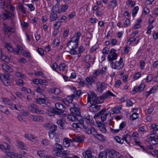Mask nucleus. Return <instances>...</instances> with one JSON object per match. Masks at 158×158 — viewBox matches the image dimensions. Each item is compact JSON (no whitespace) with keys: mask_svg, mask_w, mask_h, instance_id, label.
<instances>
[{"mask_svg":"<svg viewBox=\"0 0 158 158\" xmlns=\"http://www.w3.org/2000/svg\"><path fill=\"white\" fill-rule=\"evenodd\" d=\"M11 75L8 73L2 74L0 75V78L2 82L6 85L7 86L10 84L11 81L14 80V78L10 77Z\"/></svg>","mask_w":158,"mask_h":158,"instance_id":"nucleus-1","label":"nucleus"},{"mask_svg":"<svg viewBox=\"0 0 158 158\" xmlns=\"http://www.w3.org/2000/svg\"><path fill=\"white\" fill-rule=\"evenodd\" d=\"M1 17L4 20H10L12 23H14L13 19L14 18L15 15L14 13H11L7 10H5V13H2V15H1Z\"/></svg>","mask_w":158,"mask_h":158,"instance_id":"nucleus-2","label":"nucleus"},{"mask_svg":"<svg viewBox=\"0 0 158 158\" xmlns=\"http://www.w3.org/2000/svg\"><path fill=\"white\" fill-rule=\"evenodd\" d=\"M97 95L95 93H93L89 95L88 94V102H90L91 104L95 103L99 104V100H98Z\"/></svg>","mask_w":158,"mask_h":158,"instance_id":"nucleus-3","label":"nucleus"},{"mask_svg":"<svg viewBox=\"0 0 158 158\" xmlns=\"http://www.w3.org/2000/svg\"><path fill=\"white\" fill-rule=\"evenodd\" d=\"M116 50L114 49H111L108 55V59L110 62H111L114 60L117 59L118 55L116 52Z\"/></svg>","mask_w":158,"mask_h":158,"instance_id":"nucleus-4","label":"nucleus"},{"mask_svg":"<svg viewBox=\"0 0 158 158\" xmlns=\"http://www.w3.org/2000/svg\"><path fill=\"white\" fill-rule=\"evenodd\" d=\"M3 31L5 33L9 36L11 33H13L15 32V30L14 28L10 27L4 23L3 24Z\"/></svg>","mask_w":158,"mask_h":158,"instance_id":"nucleus-5","label":"nucleus"},{"mask_svg":"<svg viewBox=\"0 0 158 158\" xmlns=\"http://www.w3.org/2000/svg\"><path fill=\"white\" fill-rule=\"evenodd\" d=\"M36 105L32 103L30 104V109L31 110V111L33 113H36L37 114H40V113H43V111L38 109L36 108Z\"/></svg>","mask_w":158,"mask_h":158,"instance_id":"nucleus-6","label":"nucleus"},{"mask_svg":"<svg viewBox=\"0 0 158 158\" xmlns=\"http://www.w3.org/2000/svg\"><path fill=\"white\" fill-rule=\"evenodd\" d=\"M81 35V33L79 32H78L72 38L71 40L69 41V43H70L71 42H73L75 43H78L80 36Z\"/></svg>","mask_w":158,"mask_h":158,"instance_id":"nucleus-7","label":"nucleus"},{"mask_svg":"<svg viewBox=\"0 0 158 158\" xmlns=\"http://www.w3.org/2000/svg\"><path fill=\"white\" fill-rule=\"evenodd\" d=\"M70 111V114L75 115V116L80 115V109L78 108L71 107L69 109Z\"/></svg>","mask_w":158,"mask_h":158,"instance_id":"nucleus-8","label":"nucleus"},{"mask_svg":"<svg viewBox=\"0 0 158 158\" xmlns=\"http://www.w3.org/2000/svg\"><path fill=\"white\" fill-rule=\"evenodd\" d=\"M36 102L37 103L39 104H45L47 106H49L50 103L46 100L45 98H39L36 99Z\"/></svg>","mask_w":158,"mask_h":158,"instance_id":"nucleus-9","label":"nucleus"},{"mask_svg":"<svg viewBox=\"0 0 158 158\" xmlns=\"http://www.w3.org/2000/svg\"><path fill=\"white\" fill-rule=\"evenodd\" d=\"M55 106L56 109L58 110V111H59L60 114L63 113L65 110V107L62 104L56 103L55 104Z\"/></svg>","mask_w":158,"mask_h":158,"instance_id":"nucleus-10","label":"nucleus"},{"mask_svg":"<svg viewBox=\"0 0 158 158\" xmlns=\"http://www.w3.org/2000/svg\"><path fill=\"white\" fill-rule=\"evenodd\" d=\"M57 126L55 125H52L50 128V130L48 132L49 136L51 138V135L52 134L53 136H54L56 131L57 129Z\"/></svg>","mask_w":158,"mask_h":158,"instance_id":"nucleus-11","label":"nucleus"},{"mask_svg":"<svg viewBox=\"0 0 158 158\" xmlns=\"http://www.w3.org/2000/svg\"><path fill=\"white\" fill-rule=\"evenodd\" d=\"M83 155L85 158H97L96 156L91 155L90 151H86L83 153Z\"/></svg>","mask_w":158,"mask_h":158,"instance_id":"nucleus-12","label":"nucleus"},{"mask_svg":"<svg viewBox=\"0 0 158 158\" xmlns=\"http://www.w3.org/2000/svg\"><path fill=\"white\" fill-rule=\"evenodd\" d=\"M128 131H126L124 133L123 136L124 140L127 143H129L131 139V137L130 135H128Z\"/></svg>","mask_w":158,"mask_h":158,"instance_id":"nucleus-13","label":"nucleus"},{"mask_svg":"<svg viewBox=\"0 0 158 158\" xmlns=\"http://www.w3.org/2000/svg\"><path fill=\"white\" fill-rule=\"evenodd\" d=\"M48 111L49 112L48 113V114L50 116L54 115L55 114L58 115L60 114L59 111L56 110L54 108H50L48 110Z\"/></svg>","mask_w":158,"mask_h":158,"instance_id":"nucleus-14","label":"nucleus"},{"mask_svg":"<svg viewBox=\"0 0 158 158\" xmlns=\"http://www.w3.org/2000/svg\"><path fill=\"white\" fill-rule=\"evenodd\" d=\"M57 18V15L56 12L51 11L50 17V20L51 22L55 20Z\"/></svg>","mask_w":158,"mask_h":158,"instance_id":"nucleus-15","label":"nucleus"},{"mask_svg":"<svg viewBox=\"0 0 158 158\" xmlns=\"http://www.w3.org/2000/svg\"><path fill=\"white\" fill-rule=\"evenodd\" d=\"M5 47L8 51L10 52H15V49H14L12 47L11 44L7 43L5 44Z\"/></svg>","mask_w":158,"mask_h":158,"instance_id":"nucleus-16","label":"nucleus"},{"mask_svg":"<svg viewBox=\"0 0 158 158\" xmlns=\"http://www.w3.org/2000/svg\"><path fill=\"white\" fill-rule=\"evenodd\" d=\"M103 95L105 99L108 98L111 96L114 97L116 96L115 95L111 93L110 90H108L106 93L103 94Z\"/></svg>","mask_w":158,"mask_h":158,"instance_id":"nucleus-17","label":"nucleus"},{"mask_svg":"<svg viewBox=\"0 0 158 158\" xmlns=\"http://www.w3.org/2000/svg\"><path fill=\"white\" fill-rule=\"evenodd\" d=\"M97 89L99 92H101L105 89V87L104 85L100 82L97 83Z\"/></svg>","mask_w":158,"mask_h":158,"instance_id":"nucleus-18","label":"nucleus"},{"mask_svg":"<svg viewBox=\"0 0 158 158\" xmlns=\"http://www.w3.org/2000/svg\"><path fill=\"white\" fill-rule=\"evenodd\" d=\"M78 43H75L73 42H71L69 43V41L67 43L66 46L67 47H68L69 46V45H71V48H72V49H76L78 48Z\"/></svg>","mask_w":158,"mask_h":158,"instance_id":"nucleus-19","label":"nucleus"},{"mask_svg":"<svg viewBox=\"0 0 158 158\" xmlns=\"http://www.w3.org/2000/svg\"><path fill=\"white\" fill-rule=\"evenodd\" d=\"M2 68L5 71L8 73L11 72L12 71L11 67L6 64L2 65Z\"/></svg>","mask_w":158,"mask_h":158,"instance_id":"nucleus-20","label":"nucleus"},{"mask_svg":"<svg viewBox=\"0 0 158 158\" xmlns=\"http://www.w3.org/2000/svg\"><path fill=\"white\" fill-rule=\"evenodd\" d=\"M117 3L116 0H113L111 1L108 3V6L110 8H114L117 6Z\"/></svg>","mask_w":158,"mask_h":158,"instance_id":"nucleus-21","label":"nucleus"},{"mask_svg":"<svg viewBox=\"0 0 158 158\" xmlns=\"http://www.w3.org/2000/svg\"><path fill=\"white\" fill-rule=\"evenodd\" d=\"M62 150L63 149H59L57 150H53L52 151V153L56 156L61 157Z\"/></svg>","mask_w":158,"mask_h":158,"instance_id":"nucleus-22","label":"nucleus"},{"mask_svg":"<svg viewBox=\"0 0 158 158\" xmlns=\"http://www.w3.org/2000/svg\"><path fill=\"white\" fill-rule=\"evenodd\" d=\"M73 141L81 143L83 141L82 137L79 136H77L73 138Z\"/></svg>","mask_w":158,"mask_h":158,"instance_id":"nucleus-23","label":"nucleus"},{"mask_svg":"<svg viewBox=\"0 0 158 158\" xmlns=\"http://www.w3.org/2000/svg\"><path fill=\"white\" fill-rule=\"evenodd\" d=\"M107 152L106 151L100 152L98 155L99 158H107Z\"/></svg>","mask_w":158,"mask_h":158,"instance_id":"nucleus-24","label":"nucleus"},{"mask_svg":"<svg viewBox=\"0 0 158 158\" xmlns=\"http://www.w3.org/2000/svg\"><path fill=\"white\" fill-rule=\"evenodd\" d=\"M123 62V58L122 57H121L117 63L118 65V67H117V69H120L123 67L124 65V64Z\"/></svg>","mask_w":158,"mask_h":158,"instance_id":"nucleus-25","label":"nucleus"},{"mask_svg":"<svg viewBox=\"0 0 158 158\" xmlns=\"http://www.w3.org/2000/svg\"><path fill=\"white\" fill-rule=\"evenodd\" d=\"M122 109L121 107L117 106L116 107L113 108L112 109L111 111L114 113H118L120 112V110Z\"/></svg>","mask_w":158,"mask_h":158,"instance_id":"nucleus-26","label":"nucleus"},{"mask_svg":"<svg viewBox=\"0 0 158 158\" xmlns=\"http://www.w3.org/2000/svg\"><path fill=\"white\" fill-rule=\"evenodd\" d=\"M1 56L0 59L2 61H3L5 62H8L9 61V59L8 57L4 54H1Z\"/></svg>","mask_w":158,"mask_h":158,"instance_id":"nucleus-27","label":"nucleus"},{"mask_svg":"<svg viewBox=\"0 0 158 158\" xmlns=\"http://www.w3.org/2000/svg\"><path fill=\"white\" fill-rule=\"evenodd\" d=\"M156 88H154V87H153L149 91L145 92L146 94V96L147 98L148 97L150 94L154 93L156 91Z\"/></svg>","mask_w":158,"mask_h":158,"instance_id":"nucleus-28","label":"nucleus"},{"mask_svg":"<svg viewBox=\"0 0 158 158\" xmlns=\"http://www.w3.org/2000/svg\"><path fill=\"white\" fill-rule=\"evenodd\" d=\"M23 50V48L20 46L17 45L16 48L15 49L14 53L16 54H19V51Z\"/></svg>","mask_w":158,"mask_h":158,"instance_id":"nucleus-29","label":"nucleus"},{"mask_svg":"<svg viewBox=\"0 0 158 158\" xmlns=\"http://www.w3.org/2000/svg\"><path fill=\"white\" fill-rule=\"evenodd\" d=\"M57 123L58 125V127L60 129H64V123L61 120H58L57 122Z\"/></svg>","mask_w":158,"mask_h":158,"instance_id":"nucleus-30","label":"nucleus"},{"mask_svg":"<svg viewBox=\"0 0 158 158\" xmlns=\"http://www.w3.org/2000/svg\"><path fill=\"white\" fill-rule=\"evenodd\" d=\"M96 104L93 103L91 104L90 106V107H92V110L94 108L96 110H99L100 109L101 105H96Z\"/></svg>","mask_w":158,"mask_h":158,"instance_id":"nucleus-31","label":"nucleus"},{"mask_svg":"<svg viewBox=\"0 0 158 158\" xmlns=\"http://www.w3.org/2000/svg\"><path fill=\"white\" fill-rule=\"evenodd\" d=\"M68 119L70 121H76V116L72 114H69L67 117Z\"/></svg>","mask_w":158,"mask_h":158,"instance_id":"nucleus-32","label":"nucleus"},{"mask_svg":"<svg viewBox=\"0 0 158 158\" xmlns=\"http://www.w3.org/2000/svg\"><path fill=\"white\" fill-rule=\"evenodd\" d=\"M115 139L118 143L120 144H122L123 143L124 140L123 137V138H121L118 136L115 137Z\"/></svg>","mask_w":158,"mask_h":158,"instance_id":"nucleus-33","label":"nucleus"},{"mask_svg":"<svg viewBox=\"0 0 158 158\" xmlns=\"http://www.w3.org/2000/svg\"><path fill=\"white\" fill-rule=\"evenodd\" d=\"M106 111V110L105 109H102L100 112L95 114V116L94 117V118L95 119L96 118L98 117L100 115H102V114H103V113H104V112H105Z\"/></svg>","mask_w":158,"mask_h":158,"instance_id":"nucleus-34","label":"nucleus"},{"mask_svg":"<svg viewBox=\"0 0 158 158\" xmlns=\"http://www.w3.org/2000/svg\"><path fill=\"white\" fill-rule=\"evenodd\" d=\"M138 114L136 112L134 113L130 116L132 121L138 118Z\"/></svg>","mask_w":158,"mask_h":158,"instance_id":"nucleus-35","label":"nucleus"},{"mask_svg":"<svg viewBox=\"0 0 158 158\" xmlns=\"http://www.w3.org/2000/svg\"><path fill=\"white\" fill-rule=\"evenodd\" d=\"M55 146L53 148V150H57V149H63V147L62 146L58 143H56L55 144Z\"/></svg>","mask_w":158,"mask_h":158,"instance_id":"nucleus-36","label":"nucleus"},{"mask_svg":"<svg viewBox=\"0 0 158 158\" xmlns=\"http://www.w3.org/2000/svg\"><path fill=\"white\" fill-rule=\"evenodd\" d=\"M115 152V150H112L110 151L107 150L106 152H107V155L108 157H113L114 152Z\"/></svg>","mask_w":158,"mask_h":158,"instance_id":"nucleus-37","label":"nucleus"},{"mask_svg":"<svg viewBox=\"0 0 158 158\" xmlns=\"http://www.w3.org/2000/svg\"><path fill=\"white\" fill-rule=\"evenodd\" d=\"M106 123H103L102 126L100 128L101 131L103 133H105L106 132Z\"/></svg>","mask_w":158,"mask_h":158,"instance_id":"nucleus-38","label":"nucleus"},{"mask_svg":"<svg viewBox=\"0 0 158 158\" xmlns=\"http://www.w3.org/2000/svg\"><path fill=\"white\" fill-rule=\"evenodd\" d=\"M139 10V7L138 6L135 7L132 10V15L134 17L136 15Z\"/></svg>","mask_w":158,"mask_h":158,"instance_id":"nucleus-39","label":"nucleus"},{"mask_svg":"<svg viewBox=\"0 0 158 158\" xmlns=\"http://www.w3.org/2000/svg\"><path fill=\"white\" fill-rule=\"evenodd\" d=\"M25 137L31 141L34 142L35 141V138L30 134H25Z\"/></svg>","mask_w":158,"mask_h":158,"instance_id":"nucleus-40","label":"nucleus"},{"mask_svg":"<svg viewBox=\"0 0 158 158\" xmlns=\"http://www.w3.org/2000/svg\"><path fill=\"white\" fill-rule=\"evenodd\" d=\"M75 98V95L74 94H72L71 95L68 96L66 98L71 103H72L73 101V99Z\"/></svg>","mask_w":158,"mask_h":158,"instance_id":"nucleus-41","label":"nucleus"},{"mask_svg":"<svg viewBox=\"0 0 158 158\" xmlns=\"http://www.w3.org/2000/svg\"><path fill=\"white\" fill-rule=\"evenodd\" d=\"M110 62L111 63L110 64L111 65V67L112 68L114 69H117V67H118V65L117 62H114L113 61Z\"/></svg>","mask_w":158,"mask_h":158,"instance_id":"nucleus-42","label":"nucleus"},{"mask_svg":"<svg viewBox=\"0 0 158 158\" xmlns=\"http://www.w3.org/2000/svg\"><path fill=\"white\" fill-rule=\"evenodd\" d=\"M17 143L21 148L23 149H25L24 143L20 141H18Z\"/></svg>","mask_w":158,"mask_h":158,"instance_id":"nucleus-43","label":"nucleus"},{"mask_svg":"<svg viewBox=\"0 0 158 158\" xmlns=\"http://www.w3.org/2000/svg\"><path fill=\"white\" fill-rule=\"evenodd\" d=\"M16 81V84L17 85H23L24 84L23 80L22 79H18Z\"/></svg>","mask_w":158,"mask_h":158,"instance_id":"nucleus-44","label":"nucleus"},{"mask_svg":"<svg viewBox=\"0 0 158 158\" xmlns=\"http://www.w3.org/2000/svg\"><path fill=\"white\" fill-rule=\"evenodd\" d=\"M63 143L64 145H65L64 147H69L70 145V143L68 139L67 138L63 142Z\"/></svg>","mask_w":158,"mask_h":158,"instance_id":"nucleus-45","label":"nucleus"},{"mask_svg":"<svg viewBox=\"0 0 158 158\" xmlns=\"http://www.w3.org/2000/svg\"><path fill=\"white\" fill-rule=\"evenodd\" d=\"M5 5V0H0V8L4 9V6Z\"/></svg>","mask_w":158,"mask_h":158,"instance_id":"nucleus-46","label":"nucleus"},{"mask_svg":"<svg viewBox=\"0 0 158 158\" xmlns=\"http://www.w3.org/2000/svg\"><path fill=\"white\" fill-rule=\"evenodd\" d=\"M113 152L114 153L113 157L114 158H119L121 156V155L120 154L115 151V152Z\"/></svg>","mask_w":158,"mask_h":158,"instance_id":"nucleus-47","label":"nucleus"},{"mask_svg":"<svg viewBox=\"0 0 158 158\" xmlns=\"http://www.w3.org/2000/svg\"><path fill=\"white\" fill-rule=\"evenodd\" d=\"M38 154L41 158H46L47 155H45L43 151H40L38 152Z\"/></svg>","mask_w":158,"mask_h":158,"instance_id":"nucleus-48","label":"nucleus"},{"mask_svg":"<svg viewBox=\"0 0 158 158\" xmlns=\"http://www.w3.org/2000/svg\"><path fill=\"white\" fill-rule=\"evenodd\" d=\"M69 152H70L69 151H68L67 150L62 151L61 156H67L69 155Z\"/></svg>","mask_w":158,"mask_h":158,"instance_id":"nucleus-49","label":"nucleus"},{"mask_svg":"<svg viewBox=\"0 0 158 158\" xmlns=\"http://www.w3.org/2000/svg\"><path fill=\"white\" fill-rule=\"evenodd\" d=\"M39 84L41 85H46L47 82L46 80L39 79Z\"/></svg>","mask_w":158,"mask_h":158,"instance_id":"nucleus-50","label":"nucleus"},{"mask_svg":"<svg viewBox=\"0 0 158 158\" xmlns=\"http://www.w3.org/2000/svg\"><path fill=\"white\" fill-rule=\"evenodd\" d=\"M42 143L45 145H47L49 143V142L46 139H44L42 141Z\"/></svg>","mask_w":158,"mask_h":158,"instance_id":"nucleus-51","label":"nucleus"},{"mask_svg":"<svg viewBox=\"0 0 158 158\" xmlns=\"http://www.w3.org/2000/svg\"><path fill=\"white\" fill-rule=\"evenodd\" d=\"M97 135L100 137L101 138V139L100 140V141L103 142H104L105 141L106 139L104 138V137L102 134H99L98 133H97Z\"/></svg>","mask_w":158,"mask_h":158,"instance_id":"nucleus-52","label":"nucleus"},{"mask_svg":"<svg viewBox=\"0 0 158 158\" xmlns=\"http://www.w3.org/2000/svg\"><path fill=\"white\" fill-rule=\"evenodd\" d=\"M109 49L107 47H105L102 50V53L104 54H107Z\"/></svg>","mask_w":158,"mask_h":158,"instance_id":"nucleus-53","label":"nucleus"},{"mask_svg":"<svg viewBox=\"0 0 158 158\" xmlns=\"http://www.w3.org/2000/svg\"><path fill=\"white\" fill-rule=\"evenodd\" d=\"M16 95L18 97L20 98L21 99H22L24 97L22 93L19 92H16L15 93Z\"/></svg>","mask_w":158,"mask_h":158,"instance_id":"nucleus-54","label":"nucleus"},{"mask_svg":"<svg viewBox=\"0 0 158 158\" xmlns=\"http://www.w3.org/2000/svg\"><path fill=\"white\" fill-rule=\"evenodd\" d=\"M126 124V122L125 121L122 122L120 125L119 129L122 130L125 127Z\"/></svg>","mask_w":158,"mask_h":158,"instance_id":"nucleus-55","label":"nucleus"},{"mask_svg":"<svg viewBox=\"0 0 158 158\" xmlns=\"http://www.w3.org/2000/svg\"><path fill=\"white\" fill-rule=\"evenodd\" d=\"M14 108H15V109L19 110L20 111L21 109V106L20 105H18L13 104Z\"/></svg>","mask_w":158,"mask_h":158,"instance_id":"nucleus-56","label":"nucleus"},{"mask_svg":"<svg viewBox=\"0 0 158 158\" xmlns=\"http://www.w3.org/2000/svg\"><path fill=\"white\" fill-rule=\"evenodd\" d=\"M2 100L3 102L5 104L9 105L10 100L6 98H2Z\"/></svg>","mask_w":158,"mask_h":158,"instance_id":"nucleus-57","label":"nucleus"},{"mask_svg":"<svg viewBox=\"0 0 158 158\" xmlns=\"http://www.w3.org/2000/svg\"><path fill=\"white\" fill-rule=\"evenodd\" d=\"M71 51H70V53L71 55H76L77 53V51L74 49H72V48H70Z\"/></svg>","mask_w":158,"mask_h":158,"instance_id":"nucleus-58","label":"nucleus"},{"mask_svg":"<svg viewBox=\"0 0 158 158\" xmlns=\"http://www.w3.org/2000/svg\"><path fill=\"white\" fill-rule=\"evenodd\" d=\"M152 76L151 74H149L146 78V80L148 81V82L151 81L152 79Z\"/></svg>","mask_w":158,"mask_h":158,"instance_id":"nucleus-59","label":"nucleus"},{"mask_svg":"<svg viewBox=\"0 0 158 158\" xmlns=\"http://www.w3.org/2000/svg\"><path fill=\"white\" fill-rule=\"evenodd\" d=\"M37 51L42 56L44 55V51L42 48H38L37 50Z\"/></svg>","mask_w":158,"mask_h":158,"instance_id":"nucleus-60","label":"nucleus"},{"mask_svg":"<svg viewBox=\"0 0 158 158\" xmlns=\"http://www.w3.org/2000/svg\"><path fill=\"white\" fill-rule=\"evenodd\" d=\"M68 7V5L66 4L63 5L61 7V10L64 12H65L67 9Z\"/></svg>","mask_w":158,"mask_h":158,"instance_id":"nucleus-61","label":"nucleus"},{"mask_svg":"<svg viewBox=\"0 0 158 158\" xmlns=\"http://www.w3.org/2000/svg\"><path fill=\"white\" fill-rule=\"evenodd\" d=\"M106 118V114H104V113L102 114L101 117V120L103 122L104 121Z\"/></svg>","mask_w":158,"mask_h":158,"instance_id":"nucleus-62","label":"nucleus"},{"mask_svg":"<svg viewBox=\"0 0 158 158\" xmlns=\"http://www.w3.org/2000/svg\"><path fill=\"white\" fill-rule=\"evenodd\" d=\"M27 6L30 9L31 11H33L35 10V7L32 4H27Z\"/></svg>","mask_w":158,"mask_h":158,"instance_id":"nucleus-63","label":"nucleus"},{"mask_svg":"<svg viewBox=\"0 0 158 158\" xmlns=\"http://www.w3.org/2000/svg\"><path fill=\"white\" fill-rule=\"evenodd\" d=\"M7 155L12 158H17L16 156L15 155L13 152H9L8 153Z\"/></svg>","mask_w":158,"mask_h":158,"instance_id":"nucleus-64","label":"nucleus"}]
</instances>
